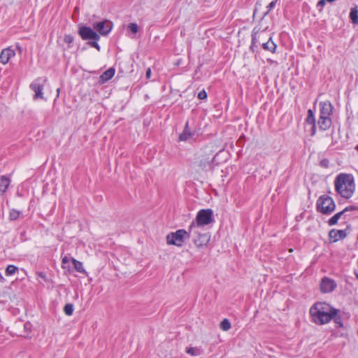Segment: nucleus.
<instances>
[{"mask_svg":"<svg viewBox=\"0 0 358 358\" xmlns=\"http://www.w3.org/2000/svg\"><path fill=\"white\" fill-rule=\"evenodd\" d=\"M189 238V231L178 229L175 232H171L166 235V243L178 247H181L185 239Z\"/></svg>","mask_w":358,"mask_h":358,"instance_id":"4","label":"nucleus"},{"mask_svg":"<svg viewBox=\"0 0 358 358\" xmlns=\"http://www.w3.org/2000/svg\"><path fill=\"white\" fill-rule=\"evenodd\" d=\"M0 280L1 282H3L5 280L1 273H0Z\"/></svg>","mask_w":358,"mask_h":358,"instance_id":"41","label":"nucleus"},{"mask_svg":"<svg viewBox=\"0 0 358 358\" xmlns=\"http://www.w3.org/2000/svg\"><path fill=\"white\" fill-rule=\"evenodd\" d=\"M348 211V208H345L343 210L336 213L334 216H332L328 221V224L330 226L334 225L338 222V220L341 218L342 215L344 214L345 212Z\"/></svg>","mask_w":358,"mask_h":358,"instance_id":"21","label":"nucleus"},{"mask_svg":"<svg viewBox=\"0 0 358 358\" xmlns=\"http://www.w3.org/2000/svg\"><path fill=\"white\" fill-rule=\"evenodd\" d=\"M73 305L72 303H67L64 307V312L68 316L73 315Z\"/></svg>","mask_w":358,"mask_h":358,"instance_id":"31","label":"nucleus"},{"mask_svg":"<svg viewBox=\"0 0 358 358\" xmlns=\"http://www.w3.org/2000/svg\"><path fill=\"white\" fill-rule=\"evenodd\" d=\"M310 315L313 322L317 325H323L332 320L333 313L336 308L324 302H317L310 308Z\"/></svg>","mask_w":358,"mask_h":358,"instance_id":"1","label":"nucleus"},{"mask_svg":"<svg viewBox=\"0 0 358 358\" xmlns=\"http://www.w3.org/2000/svg\"><path fill=\"white\" fill-rule=\"evenodd\" d=\"M334 183L336 190L342 197H352L355 190L354 178L352 175L341 173L336 177Z\"/></svg>","mask_w":358,"mask_h":358,"instance_id":"2","label":"nucleus"},{"mask_svg":"<svg viewBox=\"0 0 358 358\" xmlns=\"http://www.w3.org/2000/svg\"><path fill=\"white\" fill-rule=\"evenodd\" d=\"M340 310L336 308V313H333L332 315V320L335 322V324L337 325L338 327H343V321L342 317L339 315Z\"/></svg>","mask_w":358,"mask_h":358,"instance_id":"25","label":"nucleus"},{"mask_svg":"<svg viewBox=\"0 0 358 358\" xmlns=\"http://www.w3.org/2000/svg\"><path fill=\"white\" fill-rule=\"evenodd\" d=\"M10 182V180L6 176L0 177V195L4 194Z\"/></svg>","mask_w":358,"mask_h":358,"instance_id":"19","label":"nucleus"},{"mask_svg":"<svg viewBox=\"0 0 358 358\" xmlns=\"http://www.w3.org/2000/svg\"><path fill=\"white\" fill-rule=\"evenodd\" d=\"M333 114V106L329 101L320 103V117H331Z\"/></svg>","mask_w":358,"mask_h":358,"instance_id":"11","label":"nucleus"},{"mask_svg":"<svg viewBox=\"0 0 358 358\" xmlns=\"http://www.w3.org/2000/svg\"><path fill=\"white\" fill-rule=\"evenodd\" d=\"M89 44L93 47L95 48L96 50H100V45L98 44L97 41H91L89 43Z\"/></svg>","mask_w":358,"mask_h":358,"instance_id":"35","label":"nucleus"},{"mask_svg":"<svg viewBox=\"0 0 358 358\" xmlns=\"http://www.w3.org/2000/svg\"><path fill=\"white\" fill-rule=\"evenodd\" d=\"M334 200L327 195H322L317 201V210L322 214L329 215L335 210Z\"/></svg>","mask_w":358,"mask_h":358,"instance_id":"5","label":"nucleus"},{"mask_svg":"<svg viewBox=\"0 0 358 358\" xmlns=\"http://www.w3.org/2000/svg\"><path fill=\"white\" fill-rule=\"evenodd\" d=\"M329 236L331 238H334L336 240H337L338 238H343L345 236V233L342 230H338V231L331 230L329 233Z\"/></svg>","mask_w":358,"mask_h":358,"instance_id":"27","label":"nucleus"},{"mask_svg":"<svg viewBox=\"0 0 358 358\" xmlns=\"http://www.w3.org/2000/svg\"><path fill=\"white\" fill-rule=\"evenodd\" d=\"M145 76H146V78L148 79H149L150 78V76H151V69L150 68H148L147 69Z\"/></svg>","mask_w":358,"mask_h":358,"instance_id":"39","label":"nucleus"},{"mask_svg":"<svg viewBox=\"0 0 358 358\" xmlns=\"http://www.w3.org/2000/svg\"><path fill=\"white\" fill-rule=\"evenodd\" d=\"M78 33L83 40H99V36L90 27H82L79 29Z\"/></svg>","mask_w":358,"mask_h":358,"instance_id":"9","label":"nucleus"},{"mask_svg":"<svg viewBox=\"0 0 358 358\" xmlns=\"http://www.w3.org/2000/svg\"><path fill=\"white\" fill-rule=\"evenodd\" d=\"M18 271V268L14 265H8L6 269L7 276L14 275Z\"/></svg>","mask_w":358,"mask_h":358,"instance_id":"30","label":"nucleus"},{"mask_svg":"<svg viewBox=\"0 0 358 358\" xmlns=\"http://www.w3.org/2000/svg\"><path fill=\"white\" fill-rule=\"evenodd\" d=\"M275 3L276 1H271V3L266 6L267 10L264 12V15H267L275 7Z\"/></svg>","mask_w":358,"mask_h":358,"instance_id":"33","label":"nucleus"},{"mask_svg":"<svg viewBox=\"0 0 358 358\" xmlns=\"http://www.w3.org/2000/svg\"><path fill=\"white\" fill-rule=\"evenodd\" d=\"M326 1H318L317 4V8L319 10H322V8L324 6Z\"/></svg>","mask_w":358,"mask_h":358,"instance_id":"38","label":"nucleus"},{"mask_svg":"<svg viewBox=\"0 0 358 358\" xmlns=\"http://www.w3.org/2000/svg\"><path fill=\"white\" fill-rule=\"evenodd\" d=\"M348 210H353L355 208L353 206H350V207H348Z\"/></svg>","mask_w":358,"mask_h":358,"instance_id":"43","label":"nucleus"},{"mask_svg":"<svg viewBox=\"0 0 358 358\" xmlns=\"http://www.w3.org/2000/svg\"><path fill=\"white\" fill-rule=\"evenodd\" d=\"M328 164H329V162L328 160H323L321 162V164L324 166V167H327L328 166Z\"/></svg>","mask_w":358,"mask_h":358,"instance_id":"40","label":"nucleus"},{"mask_svg":"<svg viewBox=\"0 0 358 358\" xmlns=\"http://www.w3.org/2000/svg\"><path fill=\"white\" fill-rule=\"evenodd\" d=\"M355 149L358 152V144L355 146Z\"/></svg>","mask_w":358,"mask_h":358,"instance_id":"44","label":"nucleus"},{"mask_svg":"<svg viewBox=\"0 0 358 358\" xmlns=\"http://www.w3.org/2000/svg\"><path fill=\"white\" fill-rule=\"evenodd\" d=\"M37 275L45 281L48 280L47 275L43 272H38Z\"/></svg>","mask_w":358,"mask_h":358,"instance_id":"37","label":"nucleus"},{"mask_svg":"<svg viewBox=\"0 0 358 358\" xmlns=\"http://www.w3.org/2000/svg\"><path fill=\"white\" fill-rule=\"evenodd\" d=\"M46 79L41 78H37L30 85V88L34 92L33 99L36 100L38 99H44L43 96V87L44 83L46 82Z\"/></svg>","mask_w":358,"mask_h":358,"instance_id":"8","label":"nucleus"},{"mask_svg":"<svg viewBox=\"0 0 358 358\" xmlns=\"http://www.w3.org/2000/svg\"><path fill=\"white\" fill-rule=\"evenodd\" d=\"M262 47L264 50L269 51L272 53H275L277 48L276 44L272 41V36H269L266 43H262Z\"/></svg>","mask_w":358,"mask_h":358,"instance_id":"17","label":"nucleus"},{"mask_svg":"<svg viewBox=\"0 0 358 358\" xmlns=\"http://www.w3.org/2000/svg\"><path fill=\"white\" fill-rule=\"evenodd\" d=\"M214 222L213 211L212 209H201L198 211L195 221H193L189 227L190 232H199V229L205 225Z\"/></svg>","mask_w":358,"mask_h":358,"instance_id":"3","label":"nucleus"},{"mask_svg":"<svg viewBox=\"0 0 358 358\" xmlns=\"http://www.w3.org/2000/svg\"><path fill=\"white\" fill-rule=\"evenodd\" d=\"M350 18L352 24H358V9L357 6L351 8L350 13Z\"/></svg>","mask_w":358,"mask_h":358,"instance_id":"24","label":"nucleus"},{"mask_svg":"<svg viewBox=\"0 0 358 358\" xmlns=\"http://www.w3.org/2000/svg\"><path fill=\"white\" fill-rule=\"evenodd\" d=\"M128 29H129L133 34H136L138 30V27L137 24L136 23H130L128 27Z\"/></svg>","mask_w":358,"mask_h":358,"instance_id":"32","label":"nucleus"},{"mask_svg":"<svg viewBox=\"0 0 358 358\" xmlns=\"http://www.w3.org/2000/svg\"><path fill=\"white\" fill-rule=\"evenodd\" d=\"M231 323L229 322V320L228 319H224L221 322H220V327L221 329H222L223 331H228L231 329Z\"/></svg>","mask_w":358,"mask_h":358,"instance_id":"29","label":"nucleus"},{"mask_svg":"<svg viewBox=\"0 0 358 358\" xmlns=\"http://www.w3.org/2000/svg\"><path fill=\"white\" fill-rule=\"evenodd\" d=\"M73 37L70 35H66L64 37V41H65V43H66L68 44L71 43L73 42Z\"/></svg>","mask_w":358,"mask_h":358,"instance_id":"36","label":"nucleus"},{"mask_svg":"<svg viewBox=\"0 0 358 358\" xmlns=\"http://www.w3.org/2000/svg\"><path fill=\"white\" fill-rule=\"evenodd\" d=\"M317 124L320 128V129L322 131H326L329 129L331 124H332V120L331 117H319V120L317 121Z\"/></svg>","mask_w":358,"mask_h":358,"instance_id":"16","label":"nucleus"},{"mask_svg":"<svg viewBox=\"0 0 358 358\" xmlns=\"http://www.w3.org/2000/svg\"><path fill=\"white\" fill-rule=\"evenodd\" d=\"M94 28L102 36L108 35L113 28V23L110 21L105 20L96 22Z\"/></svg>","mask_w":358,"mask_h":358,"instance_id":"10","label":"nucleus"},{"mask_svg":"<svg viewBox=\"0 0 358 358\" xmlns=\"http://www.w3.org/2000/svg\"><path fill=\"white\" fill-rule=\"evenodd\" d=\"M355 276L358 279V273L355 272Z\"/></svg>","mask_w":358,"mask_h":358,"instance_id":"45","label":"nucleus"},{"mask_svg":"<svg viewBox=\"0 0 358 358\" xmlns=\"http://www.w3.org/2000/svg\"><path fill=\"white\" fill-rule=\"evenodd\" d=\"M336 287V283L334 280L329 278H324L320 284L321 292L323 293H329L333 292Z\"/></svg>","mask_w":358,"mask_h":358,"instance_id":"12","label":"nucleus"},{"mask_svg":"<svg viewBox=\"0 0 358 358\" xmlns=\"http://www.w3.org/2000/svg\"><path fill=\"white\" fill-rule=\"evenodd\" d=\"M72 263H73L74 268L76 269V271H78L80 273L85 274V275H87V272L84 268L83 262H81L74 258H72Z\"/></svg>","mask_w":358,"mask_h":358,"instance_id":"20","label":"nucleus"},{"mask_svg":"<svg viewBox=\"0 0 358 358\" xmlns=\"http://www.w3.org/2000/svg\"><path fill=\"white\" fill-rule=\"evenodd\" d=\"M198 98L199 99H201V100L206 99L207 98V93H206V92L204 90H203L201 92H199V94H198Z\"/></svg>","mask_w":358,"mask_h":358,"instance_id":"34","label":"nucleus"},{"mask_svg":"<svg viewBox=\"0 0 358 358\" xmlns=\"http://www.w3.org/2000/svg\"><path fill=\"white\" fill-rule=\"evenodd\" d=\"M115 70L114 68L111 67L109 68L108 70L104 71L101 76H100V81L102 83H104L109 80H110L115 75Z\"/></svg>","mask_w":358,"mask_h":358,"instance_id":"18","label":"nucleus"},{"mask_svg":"<svg viewBox=\"0 0 358 358\" xmlns=\"http://www.w3.org/2000/svg\"><path fill=\"white\" fill-rule=\"evenodd\" d=\"M307 117L306 118V123L308 125L310 126V135L311 136H315L316 134V120L315 117V115L313 111L311 109L308 110Z\"/></svg>","mask_w":358,"mask_h":358,"instance_id":"13","label":"nucleus"},{"mask_svg":"<svg viewBox=\"0 0 358 358\" xmlns=\"http://www.w3.org/2000/svg\"><path fill=\"white\" fill-rule=\"evenodd\" d=\"M185 352L188 355H189L191 356H194V357L199 356V355H202V353H203L202 349L201 348H197V347L187 348L185 350Z\"/></svg>","mask_w":358,"mask_h":358,"instance_id":"22","label":"nucleus"},{"mask_svg":"<svg viewBox=\"0 0 358 358\" xmlns=\"http://www.w3.org/2000/svg\"><path fill=\"white\" fill-rule=\"evenodd\" d=\"M194 236L193 242L197 248H203L208 245L210 240V235L209 233H201V229L199 232H190L189 237Z\"/></svg>","mask_w":358,"mask_h":358,"instance_id":"7","label":"nucleus"},{"mask_svg":"<svg viewBox=\"0 0 358 358\" xmlns=\"http://www.w3.org/2000/svg\"><path fill=\"white\" fill-rule=\"evenodd\" d=\"M194 136V133L190 131L189 128V123L187 122L182 132L179 135L178 140L179 141H186Z\"/></svg>","mask_w":358,"mask_h":358,"instance_id":"15","label":"nucleus"},{"mask_svg":"<svg viewBox=\"0 0 358 358\" xmlns=\"http://www.w3.org/2000/svg\"><path fill=\"white\" fill-rule=\"evenodd\" d=\"M57 97H59V91H60V90H59V89H57Z\"/></svg>","mask_w":358,"mask_h":358,"instance_id":"42","label":"nucleus"},{"mask_svg":"<svg viewBox=\"0 0 358 358\" xmlns=\"http://www.w3.org/2000/svg\"><path fill=\"white\" fill-rule=\"evenodd\" d=\"M212 161L213 159H210L209 157H203L199 162V166L201 167L202 169H205L207 168H212Z\"/></svg>","mask_w":358,"mask_h":358,"instance_id":"23","label":"nucleus"},{"mask_svg":"<svg viewBox=\"0 0 358 358\" xmlns=\"http://www.w3.org/2000/svg\"><path fill=\"white\" fill-rule=\"evenodd\" d=\"M73 257H69L67 256H64L62 258V268L65 270H70V265L69 263L71 261L72 262Z\"/></svg>","mask_w":358,"mask_h":358,"instance_id":"26","label":"nucleus"},{"mask_svg":"<svg viewBox=\"0 0 358 358\" xmlns=\"http://www.w3.org/2000/svg\"><path fill=\"white\" fill-rule=\"evenodd\" d=\"M21 212L20 210L16 209H11L9 213V220L11 221L16 220L17 218H19Z\"/></svg>","mask_w":358,"mask_h":358,"instance_id":"28","label":"nucleus"},{"mask_svg":"<svg viewBox=\"0 0 358 358\" xmlns=\"http://www.w3.org/2000/svg\"><path fill=\"white\" fill-rule=\"evenodd\" d=\"M15 52L11 48H4L1 50L0 54V62L2 64H6L9 60L15 57Z\"/></svg>","mask_w":358,"mask_h":358,"instance_id":"14","label":"nucleus"},{"mask_svg":"<svg viewBox=\"0 0 358 358\" xmlns=\"http://www.w3.org/2000/svg\"><path fill=\"white\" fill-rule=\"evenodd\" d=\"M269 36H271L264 30L255 31V29H254L252 33V41L250 47V50L252 52H255L256 51V48H257V45L260 44L262 45V43H266Z\"/></svg>","mask_w":358,"mask_h":358,"instance_id":"6","label":"nucleus"}]
</instances>
